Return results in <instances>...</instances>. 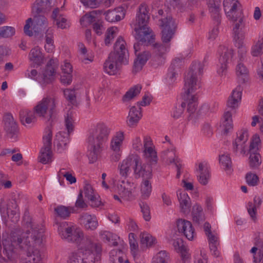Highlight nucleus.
Masks as SVG:
<instances>
[{
	"instance_id": "obj_24",
	"label": "nucleus",
	"mask_w": 263,
	"mask_h": 263,
	"mask_svg": "<svg viewBox=\"0 0 263 263\" xmlns=\"http://www.w3.org/2000/svg\"><path fill=\"white\" fill-rule=\"evenodd\" d=\"M55 70L54 67L48 64L47 65L41 78L39 79V82L43 86H45L53 82L54 80Z\"/></svg>"
},
{
	"instance_id": "obj_45",
	"label": "nucleus",
	"mask_w": 263,
	"mask_h": 263,
	"mask_svg": "<svg viewBox=\"0 0 263 263\" xmlns=\"http://www.w3.org/2000/svg\"><path fill=\"white\" fill-rule=\"evenodd\" d=\"M53 33V29L51 28H48L46 32L45 37L47 44L45 46V48L48 52H52L54 48Z\"/></svg>"
},
{
	"instance_id": "obj_17",
	"label": "nucleus",
	"mask_w": 263,
	"mask_h": 263,
	"mask_svg": "<svg viewBox=\"0 0 263 263\" xmlns=\"http://www.w3.org/2000/svg\"><path fill=\"white\" fill-rule=\"evenodd\" d=\"M232 22H234L233 31L234 40L238 44V48L241 49L242 52H245V49L242 47L244 34L241 31L245 26L243 17L240 18L237 20V21H232Z\"/></svg>"
},
{
	"instance_id": "obj_44",
	"label": "nucleus",
	"mask_w": 263,
	"mask_h": 263,
	"mask_svg": "<svg viewBox=\"0 0 263 263\" xmlns=\"http://www.w3.org/2000/svg\"><path fill=\"white\" fill-rule=\"evenodd\" d=\"M90 145L91 146V151L88 155V158L90 163H93L98 160L103 148L96 145Z\"/></svg>"
},
{
	"instance_id": "obj_38",
	"label": "nucleus",
	"mask_w": 263,
	"mask_h": 263,
	"mask_svg": "<svg viewBox=\"0 0 263 263\" xmlns=\"http://www.w3.org/2000/svg\"><path fill=\"white\" fill-rule=\"evenodd\" d=\"M192 215L193 221L198 224L204 220L202 208L199 204H196L193 206Z\"/></svg>"
},
{
	"instance_id": "obj_51",
	"label": "nucleus",
	"mask_w": 263,
	"mask_h": 263,
	"mask_svg": "<svg viewBox=\"0 0 263 263\" xmlns=\"http://www.w3.org/2000/svg\"><path fill=\"white\" fill-rule=\"evenodd\" d=\"M105 18L109 22H115L121 20V16L116 10H108L105 13Z\"/></svg>"
},
{
	"instance_id": "obj_21",
	"label": "nucleus",
	"mask_w": 263,
	"mask_h": 263,
	"mask_svg": "<svg viewBox=\"0 0 263 263\" xmlns=\"http://www.w3.org/2000/svg\"><path fill=\"white\" fill-rule=\"evenodd\" d=\"M196 172L199 182L202 185H206L210 179V172L207 163L205 162L199 163L198 167L196 169Z\"/></svg>"
},
{
	"instance_id": "obj_54",
	"label": "nucleus",
	"mask_w": 263,
	"mask_h": 263,
	"mask_svg": "<svg viewBox=\"0 0 263 263\" xmlns=\"http://www.w3.org/2000/svg\"><path fill=\"white\" fill-rule=\"evenodd\" d=\"M15 29L13 27L4 26L0 29V37H9L14 35Z\"/></svg>"
},
{
	"instance_id": "obj_27",
	"label": "nucleus",
	"mask_w": 263,
	"mask_h": 263,
	"mask_svg": "<svg viewBox=\"0 0 263 263\" xmlns=\"http://www.w3.org/2000/svg\"><path fill=\"white\" fill-rule=\"evenodd\" d=\"M81 224H84L87 230H93L98 226V220L95 216H92L87 213L83 214L80 218Z\"/></svg>"
},
{
	"instance_id": "obj_28",
	"label": "nucleus",
	"mask_w": 263,
	"mask_h": 263,
	"mask_svg": "<svg viewBox=\"0 0 263 263\" xmlns=\"http://www.w3.org/2000/svg\"><path fill=\"white\" fill-rule=\"evenodd\" d=\"M29 59L33 64L37 66L41 65L43 63L44 55L39 47H35L32 49L29 54Z\"/></svg>"
},
{
	"instance_id": "obj_37",
	"label": "nucleus",
	"mask_w": 263,
	"mask_h": 263,
	"mask_svg": "<svg viewBox=\"0 0 263 263\" xmlns=\"http://www.w3.org/2000/svg\"><path fill=\"white\" fill-rule=\"evenodd\" d=\"M100 13V10H93L89 13H86L80 19L81 25L85 27L89 25L95 21L96 15Z\"/></svg>"
},
{
	"instance_id": "obj_1",
	"label": "nucleus",
	"mask_w": 263,
	"mask_h": 263,
	"mask_svg": "<svg viewBox=\"0 0 263 263\" xmlns=\"http://www.w3.org/2000/svg\"><path fill=\"white\" fill-rule=\"evenodd\" d=\"M149 15L148 6L145 3H142L139 7V13L137 17L135 25V39L138 42L134 45L135 53L139 51L140 45L151 46L153 52L156 54L151 60L152 65L157 66L164 62L163 55L169 49L170 42L162 43L155 42V35L152 30L148 27V24Z\"/></svg>"
},
{
	"instance_id": "obj_13",
	"label": "nucleus",
	"mask_w": 263,
	"mask_h": 263,
	"mask_svg": "<svg viewBox=\"0 0 263 263\" xmlns=\"http://www.w3.org/2000/svg\"><path fill=\"white\" fill-rule=\"evenodd\" d=\"M220 0H207L209 11L211 13V16L215 24V26L209 32V39L210 40L215 39L219 33L218 26L221 23L220 14Z\"/></svg>"
},
{
	"instance_id": "obj_42",
	"label": "nucleus",
	"mask_w": 263,
	"mask_h": 263,
	"mask_svg": "<svg viewBox=\"0 0 263 263\" xmlns=\"http://www.w3.org/2000/svg\"><path fill=\"white\" fill-rule=\"evenodd\" d=\"M219 160L223 169L228 172H231L232 163L229 155L222 154L219 155Z\"/></svg>"
},
{
	"instance_id": "obj_39",
	"label": "nucleus",
	"mask_w": 263,
	"mask_h": 263,
	"mask_svg": "<svg viewBox=\"0 0 263 263\" xmlns=\"http://www.w3.org/2000/svg\"><path fill=\"white\" fill-rule=\"evenodd\" d=\"M54 211L58 216L63 219L69 217L71 213L74 211V208L70 206L59 205L54 209Z\"/></svg>"
},
{
	"instance_id": "obj_32",
	"label": "nucleus",
	"mask_w": 263,
	"mask_h": 263,
	"mask_svg": "<svg viewBox=\"0 0 263 263\" xmlns=\"http://www.w3.org/2000/svg\"><path fill=\"white\" fill-rule=\"evenodd\" d=\"M236 72L238 81L242 83H245L248 79V70L245 65L241 62H238L236 67Z\"/></svg>"
},
{
	"instance_id": "obj_10",
	"label": "nucleus",
	"mask_w": 263,
	"mask_h": 263,
	"mask_svg": "<svg viewBox=\"0 0 263 263\" xmlns=\"http://www.w3.org/2000/svg\"><path fill=\"white\" fill-rule=\"evenodd\" d=\"M204 65L198 61L193 62L190 71L185 76L184 86L189 92L192 90H197L201 87L199 79L203 73Z\"/></svg>"
},
{
	"instance_id": "obj_25",
	"label": "nucleus",
	"mask_w": 263,
	"mask_h": 263,
	"mask_svg": "<svg viewBox=\"0 0 263 263\" xmlns=\"http://www.w3.org/2000/svg\"><path fill=\"white\" fill-rule=\"evenodd\" d=\"M177 197L180 202L181 212L184 214H189L190 211L191 200L187 194L184 191H178Z\"/></svg>"
},
{
	"instance_id": "obj_15",
	"label": "nucleus",
	"mask_w": 263,
	"mask_h": 263,
	"mask_svg": "<svg viewBox=\"0 0 263 263\" xmlns=\"http://www.w3.org/2000/svg\"><path fill=\"white\" fill-rule=\"evenodd\" d=\"M184 94L182 95V102H185V106L187 105V111L189 114V119L192 120L195 117V112L197 108V98L195 95H192L196 90H192L189 92L186 87H184Z\"/></svg>"
},
{
	"instance_id": "obj_3",
	"label": "nucleus",
	"mask_w": 263,
	"mask_h": 263,
	"mask_svg": "<svg viewBox=\"0 0 263 263\" xmlns=\"http://www.w3.org/2000/svg\"><path fill=\"white\" fill-rule=\"evenodd\" d=\"M128 51L126 43L122 37H119L114 46V51L111 52L104 63V71L110 75L117 74L122 64L128 63Z\"/></svg>"
},
{
	"instance_id": "obj_18",
	"label": "nucleus",
	"mask_w": 263,
	"mask_h": 263,
	"mask_svg": "<svg viewBox=\"0 0 263 263\" xmlns=\"http://www.w3.org/2000/svg\"><path fill=\"white\" fill-rule=\"evenodd\" d=\"M177 227L180 233L183 234L188 240H193L196 234L195 230L190 221L179 219L177 221Z\"/></svg>"
},
{
	"instance_id": "obj_31",
	"label": "nucleus",
	"mask_w": 263,
	"mask_h": 263,
	"mask_svg": "<svg viewBox=\"0 0 263 263\" xmlns=\"http://www.w3.org/2000/svg\"><path fill=\"white\" fill-rule=\"evenodd\" d=\"M124 140V134L122 132H119L112 138L110 143V148L113 152H120L121 146Z\"/></svg>"
},
{
	"instance_id": "obj_8",
	"label": "nucleus",
	"mask_w": 263,
	"mask_h": 263,
	"mask_svg": "<svg viewBox=\"0 0 263 263\" xmlns=\"http://www.w3.org/2000/svg\"><path fill=\"white\" fill-rule=\"evenodd\" d=\"M58 232L62 239L69 242L75 243L78 245L79 247L85 239L89 238L88 236L84 237L83 233L80 229L73 226H69L66 222L60 224Z\"/></svg>"
},
{
	"instance_id": "obj_47",
	"label": "nucleus",
	"mask_w": 263,
	"mask_h": 263,
	"mask_svg": "<svg viewBox=\"0 0 263 263\" xmlns=\"http://www.w3.org/2000/svg\"><path fill=\"white\" fill-rule=\"evenodd\" d=\"M226 14L229 20L231 21H237V20L240 18L243 17V14L242 11L238 9V8L231 10L226 13Z\"/></svg>"
},
{
	"instance_id": "obj_22",
	"label": "nucleus",
	"mask_w": 263,
	"mask_h": 263,
	"mask_svg": "<svg viewBox=\"0 0 263 263\" xmlns=\"http://www.w3.org/2000/svg\"><path fill=\"white\" fill-rule=\"evenodd\" d=\"M52 7L50 0H36L32 6L33 14L45 13L49 11Z\"/></svg>"
},
{
	"instance_id": "obj_64",
	"label": "nucleus",
	"mask_w": 263,
	"mask_h": 263,
	"mask_svg": "<svg viewBox=\"0 0 263 263\" xmlns=\"http://www.w3.org/2000/svg\"><path fill=\"white\" fill-rule=\"evenodd\" d=\"M76 207L78 208H85L87 207V204L84 202L83 198L82 191H80L78 197V199L75 203Z\"/></svg>"
},
{
	"instance_id": "obj_16",
	"label": "nucleus",
	"mask_w": 263,
	"mask_h": 263,
	"mask_svg": "<svg viewBox=\"0 0 263 263\" xmlns=\"http://www.w3.org/2000/svg\"><path fill=\"white\" fill-rule=\"evenodd\" d=\"M218 52L220 54L219 59L220 67L218 69V73L219 75L225 74L227 69V63L231 61L233 54V51L231 48L224 46H219Z\"/></svg>"
},
{
	"instance_id": "obj_55",
	"label": "nucleus",
	"mask_w": 263,
	"mask_h": 263,
	"mask_svg": "<svg viewBox=\"0 0 263 263\" xmlns=\"http://www.w3.org/2000/svg\"><path fill=\"white\" fill-rule=\"evenodd\" d=\"M238 2L235 0H224L223 8L226 13L231 10L235 9L238 7Z\"/></svg>"
},
{
	"instance_id": "obj_6",
	"label": "nucleus",
	"mask_w": 263,
	"mask_h": 263,
	"mask_svg": "<svg viewBox=\"0 0 263 263\" xmlns=\"http://www.w3.org/2000/svg\"><path fill=\"white\" fill-rule=\"evenodd\" d=\"M79 250L83 257L81 258L77 253H73L70 257L69 263H95L100 260L101 246L93 242L90 238L84 240Z\"/></svg>"
},
{
	"instance_id": "obj_52",
	"label": "nucleus",
	"mask_w": 263,
	"mask_h": 263,
	"mask_svg": "<svg viewBox=\"0 0 263 263\" xmlns=\"http://www.w3.org/2000/svg\"><path fill=\"white\" fill-rule=\"evenodd\" d=\"M116 28H109L107 29L104 40L105 44L106 46H109L110 44L111 41L115 38L116 35Z\"/></svg>"
},
{
	"instance_id": "obj_60",
	"label": "nucleus",
	"mask_w": 263,
	"mask_h": 263,
	"mask_svg": "<svg viewBox=\"0 0 263 263\" xmlns=\"http://www.w3.org/2000/svg\"><path fill=\"white\" fill-rule=\"evenodd\" d=\"M62 134L61 133H60L59 135H57V137L59 140V143L57 144V146L59 149H64L66 147L67 143L69 142L68 137H64L63 139H60L63 136L62 135Z\"/></svg>"
},
{
	"instance_id": "obj_33",
	"label": "nucleus",
	"mask_w": 263,
	"mask_h": 263,
	"mask_svg": "<svg viewBox=\"0 0 263 263\" xmlns=\"http://www.w3.org/2000/svg\"><path fill=\"white\" fill-rule=\"evenodd\" d=\"M100 235L101 239L105 242L108 243L110 246H117L118 242L117 238H119L117 235L114 234L109 231H103L100 232Z\"/></svg>"
},
{
	"instance_id": "obj_59",
	"label": "nucleus",
	"mask_w": 263,
	"mask_h": 263,
	"mask_svg": "<svg viewBox=\"0 0 263 263\" xmlns=\"http://www.w3.org/2000/svg\"><path fill=\"white\" fill-rule=\"evenodd\" d=\"M71 112H68L65 118V125L68 134L73 130V119Z\"/></svg>"
},
{
	"instance_id": "obj_48",
	"label": "nucleus",
	"mask_w": 263,
	"mask_h": 263,
	"mask_svg": "<svg viewBox=\"0 0 263 263\" xmlns=\"http://www.w3.org/2000/svg\"><path fill=\"white\" fill-rule=\"evenodd\" d=\"M44 232V229L43 228H35L33 229L31 236L35 243L40 244L42 242Z\"/></svg>"
},
{
	"instance_id": "obj_5",
	"label": "nucleus",
	"mask_w": 263,
	"mask_h": 263,
	"mask_svg": "<svg viewBox=\"0 0 263 263\" xmlns=\"http://www.w3.org/2000/svg\"><path fill=\"white\" fill-rule=\"evenodd\" d=\"M29 235V231L24 232L21 229H16L12 234V241L18 245L26 254V256L21 257L20 263H41L40 251L31 245Z\"/></svg>"
},
{
	"instance_id": "obj_63",
	"label": "nucleus",
	"mask_w": 263,
	"mask_h": 263,
	"mask_svg": "<svg viewBox=\"0 0 263 263\" xmlns=\"http://www.w3.org/2000/svg\"><path fill=\"white\" fill-rule=\"evenodd\" d=\"M183 59L180 58H175L172 62L171 65L170 67V69L174 70H177L180 69L181 66L182 65Z\"/></svg>"
},
{
	"instance_id": "obj_40",
	"label": "nucleus",
	"mask_w": 263,
	"mask_h": 263,
	"mask_svg": "<svg viewBox=\"0 0 263 263\" xmlns=\"http://www.w3.org/2000/svg\"><path fill=\"white\" fill-rule=\"evenodd\" d=\"M249 166L252 169H256L261 163V156L256 151L250 152Z\"/></svg>"
},
{
	"instance_id": "obj_34",
	"label": "nucleus",
	"mask_w": 263,
	"mask_h": 263,
	"mask_svg": "<svg viewBox=\"0 0 263 263\" xmlns=\"http://www.w3.org/2000/svg\"><path fill=\"white\" fill-rule=\"evenodd\" d=\"M261 203V200L259 197L255 196L254 198V204L249 202L248 203L247 210L248 212L253 221L256 219V207L259 206Z\"/></svg>"
},
{
	"instance_id": "obj_19",
	"label": "nucleus",
	"mask_w": 263,
	"mask_h": 263,
	"mask_svg": "<svg viewBox=\"0 0 263 263\" xmlns=\"http://www.w3.org/2000/svg\"><path fill=\"white\" fill-rule=\"evenodd\" d=\"M4 120L5 122L4 129L7 136L12 139H15L18 132V129L13 117L11 115L7 114L5 116Z\"/></svg>"
},
{
	"instance_id": "obj_62",
	"label": "nucleus",
	"mask_w": 263,
	"mask_h": 263,
	"mask_svg": "<svg viewBox=\"0 0 263 263\" xmlns=\"http://www.w3.org/2000/svg\"><path fill=\"white\" fill-rule=\"evenodd\" d=\"M80 1L84 6L90 8H97L100 4L99 0H80Z\"/></svg>"
},
{
	"instance_id": "obj_61",
	"label": "nucleus",
	"mask_w": 263,
	"mask_h": 263,
	"mask_svg": "<svg viewBox=\"0 0 263 263\" xmlns=\"http://www.w3.org/2000/svg\"><path fill=\"white\" fill-rule=\"evenodd\" d=\"M185 107V102H182L181 105L175 107L173 112V117L175 118H179L183 113Z\"/></svg>"
},
{
	"instance_id": "obj_50",
	"label": "nucleus",
	"mask_w": 263,
	"mask_h": 263,
	"mask_svg": "<svg viewBox=\"0 0 263 263\" xmlns=\"http://www.w3.org/2000/svg\"><path fill=\"white\" fill-rule=\"evenodd\" d=\"M141 242L147 247L151 246L155 242V239L150 234L143 233L140 235Z\"/></svg>"
},
{
	"instance_id": "obj_14",
	"label": "nucleus",
	"mask_w": 263,
	"mask_h": 263,
	"mask_svg": "<svg viewBox=\"0 0 263 263\" xmlns=\"http://www.w3.org/2000/svg\"><path fill=\"white\" fill-rule=\"evenodd\" d=\"M52 137L51 129L48 127L46 134L43 138L44 145L40 151L39 156L40 161L43 164H47L52 161V152L51 151Z\"/></svg>"
},
{
	"instance_id": "obj_46",
	"label": "nucleus",
	"mask_w": 263,
	"mask_h": 263,
	"mask_svg": "<svg viewBox=\"0 0 263 263\" xmlns=\"http://www.w3.org/2000/svg\"><path fill=\"white\" fill-rule=\"evenodd\" d=\"M149 180V179H143V181L141 185L142 197L144 199L147 198L152 192V185Z\"/></svg>"
},
{
	"instance_id": "obj_36",
	"label": "nucleus",
	"mask_w": 263,
	"mask_h": 263,
	"mask_svg": "<svg viewBox=\"0 0 263 263\" xmlns=\"http://www.w3.org/2000/svg\"><path fill=\"white\" fill-rule=\"evenodd\" d=\"M17 229L18 228H16L12 231L11 233V238L12 237V233ZM11 243L7 241H5V242H3V253L7 257L8 259L9 260L11 259L13 257V250L14 248V246L15 245L17 246L16 243L12 242L11 240Z\"/></svg>"
},
{
	"instance_id": "obj_20",
	"label": "nucleus",
	"mask_w": 263,
	"mask_h": 263,
	"mask_svg": "<svg viewBox=\"0 0 263 263\" xmlns=\"http://www.w3.org/2000/svg\"><path fill=\"white\" fill-rule=\"evenodd\" d=\"M142 116V114L140 106H133L131 107L127 118V124L130 127L136 126Z\"/></svg>"
},
{
	"instance_id": "obj_49",
	"label": "nucleus",
	"mask_w": 263,
	"mask_h": 263,
	"mask_svg": "<svg viewBox=\"0 0 263 263\" xmlns=\"http://www.w3.org/2000/svg\"><path fill=\"white\" fill-rule=\"evenodd\" d=\"M246 180L249 186H254L258 184L259 178L258 176L251 172L248 173L246 175Z\"/></svg>"
},
{
	"instance_id": "obj_53",
	"label": "nucleus",
	"mask_w": 263,
	"mask_h": 263,
	"mask_svg": "<svg viewBox=\"0 0 263 263\" xmlns=\"http://www.w3.org/2000/svg\"><path fill=\"white\" fill-rule=\"evenodd\" d=\"M58 176L60 178L61 176H63L70 184L76 183L77 181L76 178L69 172L66 171L64 168H62L59 171Z\"/></svg>"
},
{
	"instance_id": "obj_58",
	"label": "nucleus",
	"mask_w": 263,
	"mask_h": 263,
	"mask_svg": "<svg viewBox=\"0 0 263 263\" xmlns=\"http://www.w3.org/2000/svg\"><path fill=\"white\" fill-rule=\"evenodd\" d=\"M140 206L141 212L143 213V218L146 221H149L151 219L150 209L148 204L146 202H141L140 203Z\"/></svg>"
},
{
	"instance_id": "obj_9",
	"label": "nucleus",
	"mask_w": 263,
	"mask_h": 263,
	"mask_svg": "<svg viewBox=\"0 0 263 263\" xmlns=\"http://www.w3.org/2000/svg\"><path fill=\"white\" fill-rule=\"evenodd\" d=\"M111 129L105 123L100 122L91 129L88 137L90 145L104 148L108 140Z\"/></svg>"
},
{
	"instance_id": "obj_26",
	"label": "nucleus",
	"mask_w": 263,
	"mask_h": 263,
	"mask_svg": "<svg viewBox=\"0 0 263 263\" xmlns=\"http://www.w3.org/2000/svg\"><path fill=\"white\" fill-rule=\"evenodd\" d=\"M48 21L46 17L40 14H34L33 30L35 32H42L48 26Z\"/></svg>"
},
{
	"instance_id": "obj_4",
	"label": "nucleus",
	"mask_w": 263,
	"mask_h": 263,
	"mask_svg": "<svg viewBox=\"0 0 263 263\" xmlns=\"http://www.w3.org/2000/svg\"><path fill=\"white\" fill-rule=\"evenodd\" d=\"M120 175L126 178L132 170L136 178L151 179L152 178V168L148 164L143 163L140 157L136 154L129 155L119 165Z\"/></svg>"
},
{
	"instance_id": "obj_41",
	"label": "nucleus",
	"mask_w": 263,
	"mask_h": 263,
	"mask_svg": "<svg viewBox=\"0 0 263 263\" xmlns=\"http://www.w3.org/2000/svg\"><path fill=\"white\" fill-rule=\"evenodd\" d=\"M141 86L139 85L132 87L122 98V101L125 102L128 101L138 95L141 90Z\"/></svg>"
},
{
	"instance_id": "obj_56",
	"label": "nucleus",
	"mask_w": 263,
	"mask_h": 263,
	"mask_svg": "<svg viewBox=\"0 0 263 263\" xmlns=\"http://www.w3.org/2000/svg\"><path fill=\"white\" fill-rule=\"evenodd\" d=\"M64 97L71 104L74 105L76 103V96L73 89H66L64 91Z\"/></svg>"
},
{
	"instance_id": "obj_57",
	"label": "nucleus",
	"mask_w": 263,
	"mask_h": 263,
	"mask_svg": "<svg viewBox=\"0 0 263 263\" xmlns=\"http://www.w3.org/2000/svg\"><path fill=\"white\" fill-rule=\"evenodd\" d=\"M168 259L167 253L164 251H161L157 254L153 261L156 263H167Z\"/></svg>"
},
{
	"instance_id": "obj_11",
	"label": "nucleus",
	"mask_w": 263,
	"mask_h": 263,
	"mask_svg": "<svg viewBox=\"0 0 263 263\" xmlns=\"http://www.w3.org/2000/svg\"><path fill=\"white\" fill-rule=\"evenodd\" d=\"M161 40L164 43L170 42L176 32L178 22L171 15L160 20Z\"/></svg>"
},
{
	"instance_id": "obj_43",
	"label": "nucleus",
	"mask_w": 263,
	"mask_h": 263,
	"mask_svg": "<svg viewBox=\"0 0 263 263\" xmlns=\"http://www.w3.org/2000/svg\"><path fill=\"white\" fill-rule=\"evenodd\" d=\"M6 211V214L8 217H10V215L17 216H16V218L18 217L19 209L15 199H12L9 201L7 204Z\"/></svg>"
},
{
	"instance_id": "obj_30",
	"label": "nucleus",
	"mask_w": 263,
	"mask_h": 263,
	"mask_svg": "<svg viewBox=\"0 0 263 263\" xmlns=\"http://www.w3.org/2000/svg\"><path fill=\"white\" fill-rule=\"evenodd\" d=\"M248 139V134L247 130H242L239 133V137L235 139V141L233 143V151L234 152H237L238 149V146L243 151L245 147V144Z\"/></svg>"
},
{
	"instance_id": "obj_12",
	"label": "nucleus",
	"mask_w": 263,
	"mask_h": 263,
	"mask_svg": "<svg viewBox=\"0 0 263 263\" xmlns=\"http://www.w3.org/2000/svg\"><path fill=\"white\" fill-rule=\"evenodd\" d=\"M152 143L149 137H145L144 138V145L140 137H137L133 142V147L137 151H140L144 148V156L149 159L152 163H156L157 161V156L156 151L152 147Z\"/></svg>"
},
{
	"instance_id": "obj_35",
	"label": "nucleus",
	"mask_w": 263,
	"mask_h": 263,
	"mask_svg": "<svg viewBox=\"0 0 263 263\" xmlns=\"http://www.w3.org/2000/svg\"><path fill=\"white\" fill-rule=\"evenodd\" d=\"M172 245L176 250L180 252L182 261L185 262L188 258V256L187 255L186 249L183 245L182 239H177L173 240Z\"/></svg>"
},
{
	"instance_id": "obj_2",
	"label": "nucleus",
	"mask_w": 263,
	"mask_h": 263,
	"mask_svg": "<svg viewBox=\"0 0 263 263\" xmlns=\"http://www.w3.org/2000/svg\"><path fill=\"white\" fill-rule=\"evenodd\" d=\"M56 105V100L54 98H44L34 107L33 111L28 109H22L20 111L21 122L25 125L33 124L36 122L37 117H39L47 123L46 132L48 127L51 129V126L57 120L56 116L54 115Z\"/></svg>"
},
{
	"instance_id": "obj_23",
	"label": "nucleus",
	"mask_w": 263,
	"mask_h": 263,
	"mask_svg": "<svg viewBox=\"0 0 263 263\" xmlns=\"http://www.w3.org/2000/svg\"><path fill=\"white\" fill-rule=\"evenodd\" d=\"M162 157L164 160H166L170 163H174L177 169L176 177L179 178L181 175V165L180 163V160L176 157L175 152L173 150L167 149L163 152Z\"/></svg>"
},
{
	"instance_id": "obj_7",
	"label": "nucleus",
	"mask_w": 263,
	"mask_h": 263,
	"mask_svg": "<svg viewBox=\"0 0 263 263\" xmlns=\"http://www.w3.org/2000/svg\"><path fill=\"white\" fill-rule=\"evenodd\" d=\"M242 87L238 85L232 92L227 102V108L223 116V121L221 127L223 129L222 134L227 135L233 129V125L232 119V111L238 107V103L241 99Z\"/></svg>"
},
{
	"instance_id": "obj_29",
	"label": "nucleus",
	"mask_w": 263,
	"mask_h": 263,
	"mask_svg": "<svg viewBox=\"0 0 263 263\" xmlns=\"http://www.w3.org/2000/svg\"><path fill=\"white\" fill-rule=\"evenodd\" d=\"M85 196L91 202V205L93 207H98L101 204V201L98 200L94 194L93 189L89 184H86L84 187Z\"/></svg>"
}]
</instances>
